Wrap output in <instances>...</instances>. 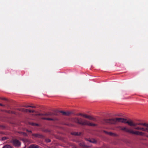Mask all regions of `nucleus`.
I'll list each match as a JSON object with an SVG mask.
<instances>
[{"label": "nucleus", "mask_w": 148, "mask_h": 148, "mask_svg": "<svg viewBox=\"0 0 148 148\" xmlns=\"http://www.w3.org/2000/svg\"><path fill=\"white\" fill-rule=\"evenodd\" d=\"M12 113L15 114V113H14V112H12Z\"/></svg>", "instance_id": "bb28decb"}, {"label": "nucleus", "mask_w": 148, "mask_h": 148, "mask_svg": "<svg viewBox=\"0 0 148 148\" xmlns=\"http://www.w3.org/2000/svg\"><path fill=\"white\" fill-rule=\"evenodd\" d=\"M1 99H2V100H5L6 99L5 98H1Z\"/></svg>", "instance_id": "a878e982"}, {"label": "nucleus", "mask_w": 148, "mask_h": 148, "mask_svg": "<svg viewBox=\"0 0 148 148\" xmlns=\"http://www.w3.org/2000/svg\"><path fill=\"white\" fill-rule=\"evenodd\" d=\"M72 121L73 122L82 125H88L91 126H95L97 125L96 124L91 123L88 120L83 119L81 118H73L72 119Z\"/></svg>", "instance_id": "7ed1b4c3"}, {"label": "nucleus", "mask_w": 148, "mask_h": 148, "mask_svg": "<svg viewBox=\"0 0 148 148\" xmlns=\"http://www.w3.org/2000/svg\"><path fill=\"white\" fill-rule=\"evenodd\" d=\"M119 122L127 123L130 126H133L135 130L148 133V124L140 122L134 123L132 121H127L126 119L121 118L109 119V124H116Z\"/></svg>", "instance_id": "f257e3e1"}, {"label": "nucleus", "mask_w": 148, "mask_h": 148, "mask_svg": "<svg viewBox=\"0 0 148 148\" xmlns=\"http://www.w3.org/2000/svg\"><path fill=\"white\" fill-rule=\"evenodd\" d=\"M26 131L27 132H29L30 134L32 133V131L31 130H28L27 129L26 130Z\"/></svg>", "instance_id": "4be33fe9"}, {"label": "nucleus", "mask_w": 148, "mask_h": 148, "mask_svg": "<svg viewBox=\"0 0 148 148\" xmlns=\"http://www.w3.org/2000/svg\"><path fill=\"white\" fill-rule=\"evenodd\" d=\"M21 110L22 111H24L25 112H27L29 111V112H34V110H29L27 109H22V110Z\"/></svg>", "instance_id": "9d476101"}, {"label": "nucleus", "mask_w": 148, "mask_h": 148, "mask_svg": "<svg viewBox=\"0 0 148 148\" xmlns=\"http://www.w3.org/2000/svg\"><path fill=\"white\" fill-rule=\"evenodd\" d=\"M38 115L39 116H49L51 115V114L50 113H45V114H38Z\"/></svg>", "instance_id": "1a4fd4ad"}, {"label": "nucleus", "mask_w": 148, "mask_h": 148, "mask_svg": "<svg viewBox=\"0 0 148 148\" xmlns=\"http://www.w3.org/2000/svg\"><path fill=\"white\" fill-rule=\"evenodd\" d=\"M32 136L35 138H43L44 136L43 135L38 134H32Z\"/></svg>", "instance_id": "0eeeda50"}, {"label": "nucleus", "mask_w": 148, "mask_h": 148, "mask_svg": "<svg viewBox=\"0 0 148 148\" xmlns=\"http://www.w3.org/2000/svg\"><path fill=\"white\" fill-rule=\"evenodd\" d=\"M41 119H43L49 121H54V119H53L51 118H46L44 117H40Z\"/></svg>", "instance_id": "9b49d317"}, {"label": "nucleus", "mask_w": 148, "mask_h": 148, "mask_svg": "<svg viewBox=\"0 0 148 148\" xmlns=\"http://www.w3.org/2000/svg\"><path fill=\"white\" fill-rule=\"evenodd\" d=\"M12 142L13 144L15 147H19L21 145V142L17 139H13L12 140Z\"/></svg>", "instance_id": "39448f33"}, {"label": "nucleus", "mask_w": 148, "mask_h": 148, "mask_svg": "<svg viewBox=\"0 0 148 148\" xmlns=\"http://www.w3.org/2000/svg\"><path fill=\"white\" fill-rule=\"evenodd\" d=\"M119 122L127 123L130 126H133L135 130L148 133V124L140 122L134 123L132 121H127L126 119L121 118L109 119V124H116Z\"/></svg>", "instance_id": "f03ea898"}, {"label": "nucleus", "mask_w": 148, "mask_h": 148, "mask_svg": "<svg viewBox=\"0 0 148 148\" xmlns=\"http://www.w3.org/2000/svg\"><path fill=\"white\" fill-rule=\"evenodd\" d=\"M71 112H66V114L65 115L69 116V115L70 114H71Z\"/></svg>", "instance_id": "6ab92c4d"}, {"label": "nucleus", "mask_w": 148, "mask_h": 148, "mask_svg": "<svg viewBox=\"0 0 148 148\" xmlns=\"http://www.w3.org/2000/svg\"><path fill=\"white\" fill-rule=\"evenodd\" d=\"M18 133L21 134L22 135L24 136H27V134L25 132H19Z\"/></svg>", "instance_id": "2eb2a0df"}, {"label": "nucleus", "mask_w": 148, "mask_h": 148, "mask_svg": "<svg viewBox=\"0 0 148 148\" xmlns=\"http://www.w3.org/2000/svg\"><path fill=\"white\" fill-rule=\"evenodd\" d=\"M71 134L75 136H79L81 134L80 133L78 132H74L71 133Z\"/></svg>", "instance_id": "f3484780"}, {"label": "nucleus", "mask_w": 148, "mask_h": 148, "mask_svg": "<svg viewBox=\"0 0 148 148\" xmlns=\"http://www.w3.org/2000/svg\"><path fill=\"white\" fill-rule=\"evenodd\" d=\"M2 148H13L12 147L9 145H6L3 146Z\"/></svg>", "instance_id": "dca6fc26"}, {"label": "nucleus", "mask_w": 148, "mask_h": 148, "mask_svg": "<svg viewBox=\"0 0 148 148\" xmlns=\"http://www.w3.org/2000/svg\"><path fill=\"white\" fill-rule=\"evenodd\" d=\"M0 106H4L3 104L0 103Z\"/></svg>", "instance_id": "393cba45"}, {"label": "nucleus", "mask_w": 148, "mask_h": 148, "mask_svg": "<svg viewBox=\"0 0 148 148\" xmlns=\"http://www.w3.org/2000/svg\"><path fill=\"white\" fill-rule=\"evenodd\" d=\"M21 140L22 141H23V142L24 143H25L28 144L30 143L29 140L28 139L23 138H22L21 139Z\"/></svg>", "instance_id": "6e6552de"}, {"label": "nucleus", "mask_w": 148, "mask_h": 148, "mask_svg": "<svg viewBox=\"0 0 148 148\" xmlns=\"http://www.w3.org/2000/svg\"><path fill=\"white\" fill-rule=\"evenodd\" d=\"M38 147V145L34 144L31 145L29 147V148H37Z\"/></svg>", "instance_id": "4468645a"}, {"label": "nucleus", "mask_w": 148, "mask_h": 148, "mask_svg": "<svg viewBox=\"0 0 148 148\" xmlns=\"http://www.w3.org/2000/svg\"><path fill=\"white\" fill-rule=\"evenodd\" d=\"M30 124L32 125L33 126H38L39 125L37 123H30Z\"/></svg>", "instance_id": "a211bd4d"}, {"label": "nucleus", "mask_w": 148, "mask_h": 148, "mask_svg": "<svg viewBox=\"0 0 148 148\" xmlns=\"http://www.w3.org/2000/svg\"><path fill=\"white\" fill-rule=\"evenodd\" d=\"M78 115L81 116H83L84 118L88 119L90 120H92L95 121V119L89 115H87L86 114H84L82 113H79Z\"/></svg>", "instance_id": "423d86ee"}, {"label": "nucleus", "mask_w": 148, "mask_h": 148, "mask_svg": "<svg viewBox=\"0 0 148 148\" xmlns=\"http://www.w3.org/2000/svg\"><path fill=\"white\" fill-rule=\"evenodd\" d=\"M60 112L62 113L63 115H65L66 112L61 111H60Z\"/></svg>", "instance_id": "412c9836"}, {"label": "nucleus", "mask_w": 148, "mask_h": 148, "mask_svg": "<svg viewBox=\"0 0 148 148\" xmlns=\"http://www.w3.org/2000/svg\"><path fill=\"white\" fill-rule=\"evenodd\" d=\"M30 107L32 108H35V107L34 106H30Z\"/></svg>", "instance_id": "b1692460"}, {"label": "nucleus", "mask_w": 148, "mask_h": 148, "mask_svg": "<svg viewBox=\"0 0 148 148\" xmlns=\"http://www.w3.org/2000/svg\"><path fill=\"white\" fill-rule=\"evenodd\" d=\"M104 132L106 133V134H108L109 135H110V136H116V134H114V133H112V132H107L105 131H104Z\"/></svg>", "instance_id": "f8f14e48"}, {"label": "nucleus", "mask_w": 148, "mask_h": 148, "mask_svg": "<svg viewBox=\"0 0 148 148\" xmlns=\"http://www.w3.org/2000/svg\"><path fill=\"white\" fill-rule=\"evenodd\" d=\"M87 140L89 141L90 142L93 143H96V141L94 139H86Z\"/></svg>", "instance_id": "ddd939ff"}, {"label": "nucleus", "mask_w": 148, "mask_h": 148, "mask_svg": "<svg viewBox=\"0 0 148 148\" xmlns=\"http://www.w3.org/2000/svg\"><path fill=\"white\" fill-rule=\"evenodd\" d=\"M25 108H29L30 107V106H24Z\"/></svg>", "instance_id": "5701e85b"}, {"label": "nucleus", "mask_w": 148, "mask_h": 148, "mask_svg": "<svg viewBox=\"0 0 148 148\" xmlns=\"http://www.w3.org/2000/svg\"><path fill=\"white\" fill-rule=\"evenodd\" d=\"M45 140L47 143H49L51 141V140L49 138H46L45 139Z\"/></svg>", "instance_id": "aec40b11"}, {"label": "nucleus", "mask_w": 148, "mask_h": 148, "mask_svg": "<svg viewBox=\"0 0 148 148\" xmlns=\"http://www.w3.org/2000/svg\"><path fill=\"white\" fill-rule=\"evenodd\" d=\"M119 129L122 131L128 133L130 134H135L137 135L143 136L144 135L145 133L142 132L137 131H134L132 129H128L126 127H122L119 126L118 127Z\"/></svg>", "instance_id": "20e7f679"}]
</instances>
